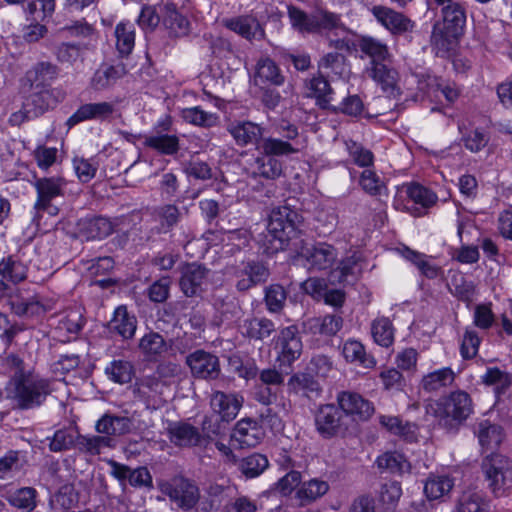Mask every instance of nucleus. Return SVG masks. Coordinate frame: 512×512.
<instances>
[{
	"mask_svg": "<svg viewBox=\"0 0 512 512\" xmlns=\"http://www.w3.org/2000/svg\"><path fill=\"white\" fill-rule=\"evenodd\" d=\"M306 265L310 271L331 269L337 260V250L333 245L318 242L304 253Z\"/></svg>",
	"mask_w": 512,
	"mask_h": 512,
	"instance_id": "393cba45",
	"label": "nucleus"
},
{
	"mask_svg": "<svg viewBox=\"0 0 512 512\" xmlns=\"http://www.w3.org/2000/svg\"><path fill=\"white\" fill-rule=\"evenodd\" d=\"M165 493L175 505L185 511L195 507L200 499V491L196 483L183 476H176L162 485Z\"/></svg>",
	"mask_w": 512,
	"mask_h": 512,
	"instance_id": "1a4fd4ad",
	"label": "nucleus"
},
{
	"mask_svg": "<svg viewBox=\"0 0 512 512\" xmlns=\"http://www.w3.org/2000/svg\"><path fill=\"white\" fill-rule=\"evenodd\" d=\"M453 485L452 479L447 476L431 477L425 483L424 493L428 499L436 500L449 493Z\"/></svg>",
	"mask_w": 512,
	"mask_h": 512,
	"instance_id": "bf43d9fd",
	"label": "nucleus"
},
{
	"mask_svg": "<svg viewBox=\"0 0 512 512\" xmlns=\"http://www.w3.org/2000/svg\"><path fill=\"white\" fill-rule=\"evenodd\" d=\"M59 67L49 61H39L25 72L22 79L24 88L53 89L52 83L58 78Z\"/></svg>",
	"mask_w": 512,
	"mask_h": 512,
	"instance_id": "aec40b11",
	"label": "nucleus"
},
{
	"mask_svg": "<svg viewBox=\"0 0 512 512\" xmlns=\"http://www.w3.org/2000/svg\"><path fill=\"white\" fill-rule=\"evenodd\" d=\"M377 467L382 471L402 474L410 470V464L405 456L399 452H385L376 460Z\"/></svg>",
	"mask_w": 512,
	"mask_h": 512,
	"instance_id": "8fccbe9b",
	"label": "nucleus"
},
{
	"mask_svg": "<svg viewBox=\"0 0 512 512\" xmlns=\"http://www.w3.org/2000/svg\"><path fill=\"white\" fill-rule=\"evenodd\" d=\"M341 410L345 416H352V392L342 391L337 396V405L334 403L321 405L319 412L322 416H335Z\"/></svg>",
	"mask_w": 512,
	"mask_h": 512,
	"instance_id": "e2e57ef3",
	"label": "nucleus"
},
{
	"mask_svg": "<svg viewBox=\"0 0 512 512\" xmlns=\"http://www.w3.org/2000/svg\"><path fill=\"white\" fill-rule=\"evenodd\" d=\"M482 383L487 386H495L496 394L504 393L512 385V375L497 367L488 368L481 376Z\"/></svg>",
	"mask_w": 512,
	"mask_h": 512,
	"instance_id": "6e6d98bb",
	"label": "nucleus"
},
{
	"mask_svg": "<svg viewBox=\"0 0 512 512\" xmlns=\"http://www.w3.org/2000/svg\"><path fill=\"white\" fill-rule=\"evenodd\" d=\"M116 49L121 57H128L135 46V26L130 21H120L114 31Z\"/></svg>",
	"mask_w": 512,
	"mask_h": 512,
	"instance_id": "79ce46f5",
	"label": "nucleus"
},
{
	"mask_svg": "<svg viewBox=\"0 0 512 512\" xmlns=\"http://www.w3.org/2000/svg\"><path fill=\"white\" fill-rule=\"evenodd\" d=\"M235 488L218 483L210 484L202 501V510L205 512H218L223 510L226 503L231 501Z\"/></svg>",
	"mask_w": 512,
	"mask_h": 512,
	"instance_id": "72a5a7b5",
	"label": "nucleus"
},
{
	"mask_svg": "<svg viewBox=\"0 0 512 512\" xmlns=\"http://www.w3.org/2000/svg\"><path fill=\"white\" fill-rule=\"evenodd\" d=\"M370 12L377 22L393 35L412 32L415 27L414 21L410 18L386 6L375 5L370 8Z\"/></svg>",
	"mask_w": 512,
	"mask_h": 512,
	"instance_id": "a211bd4d",
	"label": "nucleus"
},
{
	"mask_svg": "<svg viewBox=\"0 0 512 512\" xmlns=\"http://www.w3.org/2000/svg\"><path fill=\"white\" fill-rule=\"evenodd\" d=\"M159 386V378L155 375H146L137 378L133 385V393L138 402L144 406V410L153 413L160 410L161 413H168V406L157 396H146L147 392H152Z\"/></svg>",
	"mask_w": 512,
	"mask_h": 512,
	"instance_id": "6ab92c4d",
	"label": "nucleus"
},
{
	"mask_svg": "<svg viewBox=\"0 0 512 512\" xmlns=\"http://www.w3.org/2000/svg\"><path fill=\"white\" fill-rule=\"evenodd\" d=\"M242 403V396L221 391L215 392L210 402L213 411L219 416H237Z\"/></svg>",
	"mask_w": 512,
	"mask_h": 512,
	"instance_id": "e433bc0d",
	"label": "nucleus"
},
{
	"mask_svg": "<svg viewBox=\"0 0 512 512\" xmlns=\"http://www.w3.org/2000/svg\"><path fill=\"white\" fill-rule=\"evenodd\" d=\"M394 327L387 317H379L372 322L371 334L378 345L388 348L394 342Z\"/></svg>",
	"mask_w": 512,
	"mask_h": 512,
	"instance_id": "603ef678",
	"label": "nucleus"
},
{
	"mask_svg": "<svg viewBox=\"0 0 512 512\" xmlns=\"http://www.w3.org/2000/svg\"><path fill=\"white\" fill-rule=\"evenodd\" d=\"M318 380L325 379L333 369V363L330 358L323 354L314 355L304 368Z\"/></svg>",
	"mask_w": 512,
	"mask_h": 512,
	"instance_id": "69168bd1",
	"label": "nucleus"
},
{
	"mask_svg": "<svg viewBox=\"0 0 512 512\" xmlns=\"http://www.w3.org/2000/svg\"><path fill=\"white\" fill-rule=\"evenodd\" d=\"M27 270L18 255L9 254L0 260V276L14 284L27 278Z\"/></svg>",
	"mask_w": 512,
	"mask_h": 512,
	"instance_id": "a19ab883",
	"label": "nucleus"
},
{
	"mask_svg": "<svg viewBox=\"0 0 512 512\" xmlns=\"http://www.w3.org/2000/svg\"><path fill=\"white\" fill-rule=\"evenodd\" d=\"M259 502L250 496L239 494L226 503L222 512H257Z\"/></svg>",
	"mask_w": 512,
	"mask_h": 512,
	"instance_id": "338daca9",
	"label": "nucleus"
},
{
	"mask_svg": "<svg viewBox=\"0 0 512 512\" xmlns=\"http://www.w3.org/2000/svg\"><path fill=\"white\" fill-rule=\"evenodd\" d=\"M403 256L417 267L420 273L428 279H435L442 273V269L431 263L430 257L427 255L414 251L408 247L403 250Z\"/></svg>",
	"mask_w": 512,
	"mask_h": 512,
	"instance_id": "a18cd8bd",
	"label": "nucleus"
},
{
	"mask_svg": "<svg viewBox=\"0 0 512 512\" xmlns=\"http://www.w3.org/2000/svg\"><path fill=\"white\" fill-rule=\"evenodd\" d=\"M210 269L199 262H185L180 267V290L186 297L201 296L205 291Z\"/></svg>",
	"mask_w": 512,
	"mask_h": 512,
	"instance_id": "9d476101",
	"label": "nucleus"
},
{
	"mask_svg": "<svg viewBox=\"0 0 512 512\" xmlns=\"http://www.w3.org/2000/svg\"><path fill=\"white\" fill-rule=\"evenodd\" d=\"M503 428L489 420H484L479 424L478 438L483 448H497L504 439Z\"/></svg>",
	"mask_w": 512,
	"mask_h": 512,
	"instance_id": "49530a36",
	"label": "nucleus"
},
{
	"mask_svg": "<svg viewBox=\"0 0 512 512\" xmlns=\"http://www.w3.org/2000/svg\"><path fill=\"white\" fill-rule=\"evenodd\" d=\"M273 340L276 352L275 362L281 371L289 375L293 370V364L300 358L303 350L299 329L296 325L284 327Z\"/></svg>",
	"mask_w": 512,
	"mask_h": 512,
	"instance_id": "0eeeda50",
	"label": "nucleus"
},
{
	"mask_svg": "<svg viewBox=\"0 0 512 512\" xmlns=\"http://www.w3.org/2000/svg\"><path fill=\"white\" fill-rule=\"evenodd\" d=\"M95 428L98 433L107 436H78L77 446L82 452L98 455L104 447H114L113 440L109 436L123 435L131 431V418H99Z\"/></svg>",
	"mask_w": 512,
	"mask_h": 512,
	"instance_id": "20e7f679",
	"label": "nucleus"
},
{
	"mask_svg": "<svg viewBox=\"0 0 512 512\" xmlns=\"http://www.w3.org/2000/svg\"><path fill=\"white\" fill-rule=\"evenodd\" d=\"M162 22L170 37H184L190 32V21L183 15L173 2L163 6Z\"/></svg>",
	"mask_w": 512,
	"mask_h": 512,
	"instance_id": "c756f323",
	"label": "nucleus"
},
{
	"mask_svg": "<svg viewBox=\"0 0 512 512\" xmlns=\"http://www.w3.org/2000/svg\"><path fill=\"white\" fill-rule=\"evenodd\" d=\"M116 106L112 102H93L80 105L77 110L67 119L66 125L69 128L85 121L106 122L113 118Z\"/></svg>",
	"mask_w": 512,
	"mask_h": 512,
	"instance_id": "dca6fc26",
	"label": "nucleus"
},
{
	"mask_svg": "<svg viewBox=\"0 0 512 512\" xmlns=\"http://www.w3.org/2000/svg\"><path fill=\"white\" fill-rule=\"evenodd\" d=\"M270 275L268 266L261 260L242 261L234 271L235 287L238 292H246L265 283Z\"/></svg>",
	"mask_w": 512,
	"mask_h": 512,
	"instance_id": "9b49d317",
	"label": "nucleus"
},
{
	"mask_svg": "<svg viewBox=\"0 0 512 512\" xmlns=\"http://www.w3.org/2000/svg\"><path fill=\"white\" fill-rule=\"evenodd\" d=\"M171 442L178 446H194L200 442L198 430L187 423H176L168 429Z\"/></svg>",
	"mask_w": 512,
	"mask_h": 512,
	"instance_id": "37998d69",
	"label": "nucleus"
},
{
	"mask_svg": "<svg viewBox=\"0 0 512 512\" xmlns=\"http://www.w3.org/2000/svg\"><path fill=\"white\" fill-rule=\"evenodd\" d=\"M8 502L16 508L32 511L36 507V490L32 487L20 488L9 495Z\"/></svg>",
	"mask_w": 512,
	"mask_h": 512,
	"instance_id": "0e129e2a",
	"label": "nucleus"
},
{
	"mask_svg": "<svg viewBox=\"0 0 512 512\" xmlns=\"http://www.w3.org/2000/svg\"><path fill=\"white\" fill-rule=\"evenodd\" d=\"M366 73L388 96L397 97L400 94L399 73L391 66V59L369 65Z\"/></svg>",
	"mask_w": 512,
	"mask_h": 512,
	"instance_id": "412c9836",
	"label": "nucleus"
},
{
	"mask_svg": "<svg viewBox=\"0 0 512 512\" xmlns=\"http://www.w3.org/2000/svg\"><path fill=\"white\" fill-rule=\"evenodd\" d=\"M9 385L13 386V391L8 398L13 399L21 410L39 407L51 393L48 379L29 377L26 374L13 375Z\"/></svg>",
	"mask_w": 512,
	"mask_h": 512,
	"instance_id": "7ed1b4c3",
	"label": "nucleus"
},
{
	"mask_svg": "<svg viewBox=\"0 0 512 512\" xmlns=\"http://www.w3.org/2000/svg\"><path fill=\"white\" fill-rule=\"evenodd\" d=\"M458 512H488L482 497L476 493L465 492L458 500Z\"/></svg>",
	"mask_w": 512,
	"mask_h": 512,
	"instance_id": "774afa93",
	"label": "nucleus"
},
{
	"mask_svg": "<svg viewBox=\"0 0 512 512\" xmlns=\"http://www.w3.org/2000/svg\"><path fill=\"white\" fill-rule=\"evenodd\" d=\"M254 168V174L267 180L278 179L283 174L282 162L277 158L264 154L255 159Z\"/></svg>",
	"mask_w": 512,
	"mask_h": 512,
	"instance_id": "09e8293b",
	"label": "nucleus"
},
{
	"mask_svg": "<svg viewBox=\"0 0 512 512\" xmlns=\"http://www.w3.org/2000/svg\"><path fill=\"white\" fill-rule=\"evenodd\" d=\"M138 350L146 362H160L172 347V339L166 340L162 334L152 329L139 339Z\"/></svg>",
	"mask_w": 512,
	"mask_h": 512,
	"instance_id": "f3484780",
	"label": "nucleus"
},
{
	"mask_svg": "<svg viewBox=\"0 0 512 512\" xmlns=\"http://www.w3.org/2000/svg\"><path fill=\"white\" fill-rule=\"evenodd\" d=\"M33 178L35 179L33 186L36 190L37 198L33 206L35 214L32 221L39 227L43 213H47L50 216L59 214L60 210L58 206L53 204V200L64 195L66 183L61 177L37 178L36 173H33Z\"/></svg>",
	"mask_w": 512,
	"mask_h": 512,
	"instance_id": "423d86ee",
	"label": "nucleus"
},
{
	"mask_svg": "<svg viewBox=\"0 0 512 512\" xmlns=\"http://www.w3.org/2000/svg\"><path fill=\"white\" fill-rule=\"evenodd\" d=\"M329 490L327 482L319 479H311L304 482L297 491V497L300 499L301 504L310 503L317 498L323 496Z\"/></svg>",
	"mask_w": 512,
	"mask_h": 512,
	"instance_id": "5fc2aeb1",
	"label": "nucleus"
},
{
	"mask_svg": "<svg viewBox=\"0 0 512 512\" xmlns=\"http://www.w3.org/2000/svg\"><path fill=\"white\" fill-rule=\"evenodd\" d=\"M227 131L239 147L259 145L264 138V127L249 120H235L227 126Z\"/></svg>",
	"mask_w": 512,
	"mask_h": 512,
	"instance_id": "4be33fe9",
	"label": "nucleus"
},
{
	"mask_svg": "<svg viewBox=\"0 0 512 512\" xmlns=\"http://www.w3.org/2000/svg\"><path fill=\"white\" fill-rule=\"evenodd\" d=\"M405 192L414 203L413 206L407 207V211L414 217L424 216L438 201V196L433 191L415 182L405 185Z\"/></svg>",
	"mask_w": 512,
	"mask_h": 512,
	"instance_id": "bb28decb",
	"label": "nucleus"
},
{
	"mask_svg": "<svg viewBox=\"0 0 512 512\" xmlns=\"http://www.w3.org/2000/svg\"><path fill=\"white\" fill-rule=\"evenodd\" d=\"M268 465L269 462L265 455L254 453L240 461L239 469L247 478H255L262 474Z\"/></svg>",
	"mask_w": 512,
	"mask_h": 512,
	"instance_id": "13d9d810",
	"label": "nucleus"
},
{
	"mask_svg": "<svg viewBox=\"0 0 512 512\" xmlns=\"http://www.w3.org/2000/svg\"><path fill=\"white\" fill-rule=\"evenodd\" d=\"M309 90V95L315 98L316 104L320 109L329 110L334 113L341 111L347 115H352V107L349 106L352 102V96L348 95L344 98V107H342V104L340 106L331 105L333 91L329 81L320 72L310 79Z\"/></svg>",
	"mask_w": 512,
	"mask_h": 512,
	"instance_id": "4468645a",
	"label": "nucleus"
},
{
	"mask_svg": "<svg viewBox=\"0 0 512 512\" xmlns=\"http://www.w3.org/2000/svg\"><path fill=\"white\" fill-rule=\"evenodd\" d=\"M308 324L313 334L332 336L340 330L342 318L337 315H325L310 319Z\"/></svg>",
	"mask_w": 512,
	"mask_h": 512,
	"instance_id": "864d4df0",
	"label": "nucleus"
},
{
	"mask_svg": "<svg viewBox=\"0 0 512 512\" xmlns=\"http://www.w3.org/2000/svg\"><path fill=\"white\" fill-rule=\"evenodd\" d=\"M118 225V219L95 215L81 219L79 230L86 240H102L110 236Z\"/></svg>",
	"mask_w": 512,
	"mask_h": 512,
	"instance_id": "b1692460",
	"label": "nucleus"
},
{
	"mask_svg": "<svg viewBox=\"0 0 512 512\" xmlns=\"http://www.w3.org/2000/svg\"><path fill=\"white\" fill-rule=\"evenodd\" d=\"M124 64L102 65L98 68L92 79L91 85L95 90H104L116 84V82L126 75Z\"/></svg>",
	"mask_w": 512,
	"mask_h": 512,
	"instance_id": "c9c22d12",
	"label": "nucleus"
},
{
	"mask_svg": "<svg viewBox=\"0 0 512 512\" xmlns=\"http://www.w3.org/2000/svg\"><path fill=\"white\" fill-rule=\"evenodd\" d=\"M29 93L24 98V106L29 108L32 116L38 118L50 109L56 107L59 99L56 96V89H29Z\"/></svg>",
	"mask_w": 512,
	"mask_h": 512,
	"instance_id": "c85d7f7f",
	"label": "nucleus"
},
{
	"mask_svg": "<svg viewBox=\"0 0 512 512\" xmlns=\"http://www.w3.org/2000/svg\"><path fill=\"white\" fill-rule=\"evenodd\" d=\"M454 380V371L449 367H445L425 375L422 378L421 386L427 392H434L451 385Z\"/></svg>",
	"mask_w": 512,
	"mask_h": 512,
	"instance_id": "de8ad7c7",
	"label": "nucleus"
},
{
	"mask_svg": "<svg viewBox=\"0 0 512 512\" xmlns=\"http://www.w3.org/2000/svg\"><path fill=\"white\" fill-rule=\"evenodd\" d=\"M243 328V336L254 342H264L276 333L275 323L266 317L246 319Z\"/></svg>",
	"mask_w": 512,
	"mask_h": 512,
	"instance_id": "f704fd0d",
	"label": "nucleus"
},
{
	"mask_svg": "<svg viewBox=\"0 0 512 512\" xmlns=\"http://www.w3.org/2000/svg\"><path fill=\"white\" fill-rule=\"evenodd\" d=\"M481 470L486 481L489 482L491 491L499 496L505 483V473L512 471V460L505 455L492 452L483 458Z\"/></svg>",
	"mask_w": 512,
	"mask_h": 512,
	"instance_id": "f8f14e48",
	"label": "nucleus"
},
{
	"mask_svg": "<svg viewBox=\"0 0 512 512\" xmlns=\"http://www.w3.org/2000/svg\"><path fill=\"white\" fill-rule=\"evenodd\" d=\"M105 374L114 383L126 384L135 376V368L128 360L114 359L105 367Z\"/></svg>",
	"mask_w": 512,
	"mask_h": 512,
	"instance_id": "c03bdc74",
	"label": "nucleus"
},
{
	"mask_svg": "<svg viewBox=\"0 0 512 512\" xmlns=\"http://www.w3.org/2000/svg\"><path fill=\"white\" fill-rule=\"evenodd\" d=\"M302 290L317 302H323L335 309L341 308L345 302L346 294L341 289L330 288L326 279L310 277L305 280Z\"/></svg>",
	"mask_w": 512,
	"mask_h": 512,
	"instance_id": "ddd939ff",
	"label": "nucleus"
},
{
	"mask_svg": "<svg viewBox=\"0 0 512 512\" xmlns=\"http://www.w3.org/2000/svg\"><path fill=\"white\" fill-rule=\"evenodd\" d=\"M100 163V154H96L90 158L75 157L73 159V168L79 181L82 183L91 181L96 176Z\"/></svg>",
	"mask_w": 512,
	"mask_h": 512,
	"instance_id": "3c124183",
	"label": "nucleus"
},
{
	"mask_svg": "<svg viewBox=\"0 0 512 512\" xmlns=\"http://www.w3.org/2000/svg\"><path fill=\"white\" fill-rule=\"evenodd\" d=\"M279 137H264L259 145L261 154L270 157H289L300 152L297 147V138L299 136L298 127L288 121H282L275 128Z\"/></svg>",
	"mask_w": 512,
	"mask_h": 512,
	"instance_id": "6e6552de",
	"label": "nucleus"
},
{
	"mask_svg": "<svg viewBox=\"0 0 512 512\" xmlns=\"http://www.w3.org/2000/svg\"><path fill=\"white\" fill-rule=\"evenodd\" d=\"M264 437V431L254 418H242L237 422L231 441L239 448H251L258 445Z\"/></svg>",
	"mask_w": 512,
	"mask_h": 512,
	"instance_id": "5701e85b",
	"label": "nucleus"
},
{
	"mask_svg": "<svg viewBox=\"0 0 512 512\" xmlns=\"http://www.w3.org/2000/svg\"><path fill=\"white\" fill-rule=\"evenodd\" d=\"M186 364L192 375L198 379L214 380L221 372L219 358L204 349H197L187 355Z\"/></svg>",
	"mask_w": 512,
	"mask_h": 512,
	"instance_id": "2eb2a0df",
	"label": "nucleus"
},
{
	"mask_svg": "<svg viewBox=\"0 0 512 512\" xmlns=\"http://www.w3.org/2000/svg\"><path fill=\"white\" fill-rule=\"evenodd\" d=\"M182 118L187 123L201 127H212L218 121L217 114L206 112L200 106L183 109Z\"/></svg>",
	"mask_w": 512,
	"mask_h": 512,
	"instance_id": "4d7b16f0",
	"label": "nucleus"
},
{
	"mask_svg": "<svg viewBox=\"0 0 512 512\" xmlns=\"http://www.w3.org/2000/svg\"><path fill=\"white\" fill-rule=\"evenodd\" d=\"M287 15L291 27L301 34H317L322 31H332L340 26V16L325 9H319L308 14L295 5L287 6Z\"/></svg>",
	"mask_w": 512,
	"mask_h": 512,
	"instance_id": "39448f33",
	"label": "nucleus"
},
{
	"mask_svg": "<svg viewBox=\"0 0 512 512\" xmlns=\"http://www.w3.org/2000/svg\"><path fill=\"white\" fill-rule=\"evenodd\" d=\"M287 390L289 393L300 395L308 399L319 398L323 392L319 380L305 369L290 376L287 382Z\"/></svg>",
	"mask_w": 512,
	"mask_h": 512,
	"instance_id": "cd10ccee",
	"label": "nucleus"
},
{
	"mask_svg": "<svg viewBox=\"0 0 512 512\" xmlns=\"http://www.w3.org/2000/svg\"><path fill=\"white\" fill-rule=\"evenodd\" d=\"M444 416H470L473 403L470 395L462 390L452 392L443 402Z\"/></svg>",
	"mask_w": 512,
	"mask_h": 512,
	"instance_id": "4c0bfd02",
	"label": "nucleus"
},
{
	"mask_svg": "<svg viewBox=\"0 0 512 512\" xmlns=\"http://www.w3.org/2000/svg\"><path fill=\"white\" fill-rule=\"evenodd\" d=\"M284 82L285 76L273 59L266 56L261 57L257 61L254 74V83L256 86H281Z\"/></svg>",
	"mask_w": 512,
	"mask_h": 512,
	"instance_id": "7c9ffc66",
	"label": "nucleus"
},
{
	"mask_svg": "<svg viewBox=\"0 0 512 512\" xmlns=\"http://www.w3.org/2000/svg\"><path fill=\"white\" fill-rule=\"evenodd\" d=\"M466 18V8L460 2L454 1L441 7V20L434 24L430 39L436 56H448L464 33Z\"/></svg>",
	"mask_w": 512,
	"mask_h": 512,
	"instance_id": "f03ea898",
	"label": "nucleus"
},
{
	"mask_svg": "<svg viewBox=\"0 0 512 512\" xmlns=\"http://www.w3.org/2000/svg\"><path fill=\"white\" fill-rule=\"evenodd\" d=\"M143 145L162 156H174L180 151L179 137L163 131H152L150 135L145 136Z\"/></svg>",
	"mask_w": 512,
	"mask_h": 512,
	"instance_id": "2f4dec72",
	"label": "nucleus"
},
{
	"mask_svg": "<svg viewBox=\"0 0 512 512\" xmlns=\"http://www.w3.org/2000/svg\"><path fill=\"white\" fill-rule=\"evenodd\" d=\"M303 234L304 218L301 213L288 205L273 209L263 241L264 251L272 255L290 248L297 249Z\"/></svg>",
	"mask_w": 512,
	"mask_h": 512,
	"instance_id": "f257e3e1",
	"label": "nucleus"
},
{
	"mask_svg": "<svg viewBox=\"0 0 512 512\" xmlns=\"http://www.w3.org/2000/svg\"><path fill=\"white\" fill-rule=\"evenodd\" d=\"M358 185L364 193L371 197L387 195L388 188L385 181L376 173L375 167L363 169L357 175Z\"/></svg>",
	"mask_w": 512,
	"mask_h": 512,
	"instance_id": "58836bf2",
	"label": "nucleus"
},
{
	"mask_svg": "<svg viewBox=\"0 0 512 512\" xmlns=\"http://www.w3.org/2000/svg\"><path fill=\"white\" fill-rule=\"evenodd\" d=\"M358 47L365 56L370 58V65L390 60L392 57L387 44L372 36H360Z\"/></svg>",
	"mask_w": 512,
	"mask_h": 512,
	"instance_id": "ea45409f",
	"label": "nucleus"
},
{
	"mask_svg": "<svg viewBox=\"0 0 512 512\" xmlns=\"http://www.w3.org/2000/svg\"><path fill=\"white\" fill-rule=\"evenodd\" d=\"M287 297L286 290L280 284H271L265 288L264 301L269 312L278 313L284 305Z\"/></svg>",
	"mask_w": 512,
	"mask_h": 512,
	"instance_id": "052dcab7",
	"label": "nucleus"
},
{
	"mask_svg": "<svg viewBox=\"0 0 512 512\" xmlns=\"http://www.w3.org/2000/svg\"><path fill=\"white\" fill-rule=\"evenodd\" d=\"M109 329L123 340H130L134 337L137 329V318L130 313L125 305L116 307L113 317L109 322Z\"/></svg>",
	"mask_w": 512,
	"mask_h": 512,
	"instance_id": "473e14b6",
	"label": "nucleus"
},
{
	"mask_svg": "<svg viewBox=\"0 0 512 512\" xmlns=\"http://www.w3.org/2000/svg\"><path fill=\"white\" fill-rule=\"evenodd\" d=\"M381 423L388 431L395 435L404 437L406 440L416 439V426L404 418H381Z\"/></svg>",
	"mask_w": 512,
	"mask_h": 512,
	"instance_id": "680f3d73",
	"label": "nucleus"
},
{
	"mask_svg": "<svg viewBox=\"0 0 512 512\" xmlns=\"http://www.w3.org/2000/svg\"><path fill=\"white\" fill-rule=\"evenodd\" d=\"M223 25L248 41L261 40L265 36V31L258 19L250 14L227 18L223 21Z\"/></svg>",
	"mask_w": 512,
	"mask_h": 512,
	"instance_id": "a878e982",
	"label": "nucleus"
}]
</instances>
